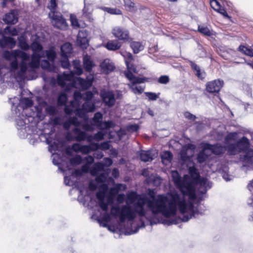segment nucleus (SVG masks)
I'll return each mask as SVG.
<instances>
[{
    "label": "nucleus",
    "mask_w": 253,
    "mask_h": 253,
    "mask_svg": "<svg viewBox=\"0 0 253 253\" xmlns=\"http://www.w3.org/2000/svg\"><path fill=\"white\" fill-rule=\"evenodd\" d=\"M49 17L51 19L52 25L58 29H66L67 27V24L62 15L57 12L49 13Z\"/></svg>",
    "instance_id": "nucleus-10"
},
{
    "label": "nucleus",
    "mask_w": 253,
    "mask_h": 253,
    "mask_svg": "<svg viewBox=\"0 0 253 253\" xmlns=\"http://www.w3.org/2000/svg\"><path fill=\"white\" fill-rule=\"evenodd\" d=\"M196 75L199 78H203V76L202 75V73H201V71H200V70H198L197 71H196Z\"/></svg>",
    "instance_id": "nucleus-62"
},
{
    "label": "nucleus",
    "mask_w": 253,
    "mask_h": 253,
    "mask_svg": "<svg viewBox=\"0 0 253 253\" xmlns=\"http://www.w3.org/2000/svg\"><path fill=\"white\" fill-rule=\"evenodd\" d=\"M93 96V93L91 91H88L85 93L84 96L83 97L84 99L87 100V102H89V101L92 98ZM86 102H87V101Z\"/></svg>",
    "instance_id": "nucleus-49"
},
{
    "label": "nucleus",
    "mask_w": 253,
    "mask_h": 253,
    "mask_svg": "<svg viewBox=\"0 0 253 253\" xmlns=\"http://www.w3.org/2000/svg\"><path fill=\"white\" fill-rule=\"evenodd\" d=\"M18 41V46L20 48L25 50H27L29 49L30 46L27 43L26 40L23 37L19 38Z\"/></svg>",
    "instance_id": "nucleus-34"
},
{
    "label": "nucleus",
    "mask_w": 253,
    "mask_h": 253,
    "mask_svg": "<svg viewBox=\"0 0 253 253\" xmlns=\"http://www.w3.org/2000/svg\"><path fill=\"white\" fill-rule=\"evenodd\" d=\"M100 95L106 105L108 107H112L115 104V98L113 91L102 90L101 91Z\"/></svg>",
    "instance_id": "nucleus-13"
},
{
    "label": "nucleus",
    "mask_w": 253,
    "mask_h": 253,
    "mask_svg": "<svg viewBox=\"0 0 253 253\" xmlns=\"http://www.w3.org/2000/svg\"><path fill=\"white\" fill-rule=\"evenodd\" d=\"M239 50L248 56L253 57V45L251 48L245 46H240Z\"/></svg>",
    "instance_id": "nucleus-32"
},
{
    "label": "nucleus",
    "mask_w": 253,
    "mask_h": 253,
    "mask_svg": "<svg viewBox=\"0 0 253 253\" xmlns=\"http://www.w3.org/2000/svg\"><path fill=\"white\" fill-rule=\"evenodd\" d=\"M69 57V56H61V66L64 68H68L70 66L68 60Z\"/></svg>",
    "instance_id": "nucleus-44"
},
{
    "label": "nucleus",
    "mask_w": 253,
    "mask_h": 253,
    "mask_svg": "<svg viewBox=\"0 0 253 253\" xmlns=\"http://www.w3.org/2000/svg\"><path fill=\"white\" fill-rule=\"evenodd\" d=\"M121 43L116 41L112 40L108 42L105 45V47L109 50H116L121 47Z\"/></svg>",
    "instance_id": "nucleus-26"
},
{
    "label": "nucleus",
    "mask_w": 253,
    "mask_h": 253,
    "mask_svg": "<svg viewBox=\"0 0 253 253\" xmlns=\"http://www.w3.org/2000/svg\"><path fill=\"white\" fill-rule=\"evenodd\" d=\"M244 161L250 164H253V150H250L246 153ZM248 188L252 194L248 201V204L253 205V179L248 184Z\"/></svg>",
    "instance_id": "nucleus-12"
},
{
    "label": "nucleus",
    "mask_w": 253,
    "mask_h": 253,
    "mask_svg": "<svg viewBox=\"0 0 253 253\" xmlns=\"http://www.w3.org/2000/svg\"><path fill=\"white\" fill-rule=\"evenodd\" d=\"M83 66L86 71L90 72L95 64L90 56L85 55L83 58Z\"/></svg>",
    "instance_id": "nucleus-21"
},
{
    "label": "nucleus",
    "mask_w": 253,
    "mask_h": 253,
    "mask_svg": "<svg viewBox=\"0 0 253 253\" xmlns=\"http://www.w3.org/2000/svg\"><path fill=\"white\" fill-rule=\"evenodd\" d=\"M33 54L31 59L29 60V54L20 50H14L11 51H5L4 57L11 61V70L15 74L16 79L24 80L27 79L28 72L34 71L39 67L40 59L46 55L49 61L54 60L56 53L54 47L47 50H43L42 46L40 44L39 38L33 42L31 45Z\"/></svg>",
    "instance_id": "nucleus-2"
},
{
    "label": "nucleus",
    "mask_w": 253,
    "mask_h": 253,
    "mask_svg": "<svg viewBox=\"0 0 253 253\" xmlns=\"http://www.w3.org/2000/svg\"><path fill=\"white\" fill-rule=\"evenodd\" d=\"M46 143L49 145V151L52 153V163L55 165H59V169L62 171H65V170L63 169L61 166L59 165L61 162L62 161L61 157H60V153L55 152L56 151H58L60 152L59 149L62 147L63 144L62 142H59L57 140H52L51 138L49 137H46Z\"/></svg>",
    "instance_id": "nucleus-9"
},
{
    "label": "nucleus",
    "mask_w": 253,
    "mask_h": 253,
    "mask_svg": "<svg viewBox=\"0 0 253 253\" xmlns=\"http://www.w3.org/2000/svg\"><path fill=\"white\" fill-rule=\"evenodd\" d=\"M2 37V40L0 41V45L4 47L5 46H9L10 48L13 47L16 44L15 40L11 37H4L1 34L0 35Z\"/></svg>",
    "instance_id": "nucleus-23"
},
{
    "label": "nucleus",
    "mask_w": 253,
    "mask_h": 253,
    "mask_svg": "<svg viewBox=\"0 0 253 253\" xmlns=\"http://www.w3.org/2000/svg\"><path fill=\"white\" fill-rule=\"evenodd\" d=\"M160 222L164 224H167V225H170V224H175L178 223V221L176 220H171V221L167 220H161V221Z\"/></svg>",
    "instance_id": "nucleus-55"
},
{
    "label": "nucleus",
    "mask_w": 253,
    "mask_h": 253,
    "mask_svg": "<svg viewBox=\"0 0 253 253\" xmlns=\"http://www.w3.org/2000/svg\"><path fill=\"white\" fill-rule=\"evenodd\" d=\"M125 195L124 194H119L117 197V201L119 204L123 203L125 200Z\"/></svg>",
    "instance_id": "nucleus-54"
},
{
    "label": "nucleus",
    "mask_w": 253,
    "mask_h": 253,
    "mask_svg": "<svg viewBox=\"0 0 253 253\" xmlns=\"http://www.w3.org/2000/svg\"><path fill=\"white\" fill-rule=\"evenodd\" d=\"M102 9L112 14L120 15L122 14L121 11L119 9L103 7Z\"/></svg>",
    "instance_id": "nucleus-37"
},
{
    "label": "nucleus",
    "mask_w": 253,
    "mask_h": 253,
    "mask_svg": "<svg viewBox=\"0 0 253 253\" xmlns=\"http://www.w3.org/2000/svg\"><path fill=\"white\" fill-rule=\"evenodd\" d=\"M140 157L141 161L147 162L153 159V155L150 151H142L140 153Z\"/></svg>",
    "instance_id": "nucleus-28"
},
{
    "label": "nucleus",
    "mask_w": 253,
    "mask_h": 253,
    "mask_svg": "<svg viewBox=\"0 0 253 253\" xmlns=\"http://www.w3.org/2000/svg\"><path fill=\"white\" fill-rule=\"evenodd\" d=\"M145 94L150 100H156L159 97L160 93H158L157 94H156L155 93L147 92H145Z\"/></svg>",
    "instance_id": "nucleus-46"
},
{
    "label": "nucleus",
    "mask_w": 253,
    "mask_h": 253,
    "mask_svg": "<svg viewBox=\"0 0 253 253\" xmlns=\"http://www.w3.org/2000/svg\"><path fill=\"white\" fill-rule=\"evenodd\" d=\"M4 33L5 34H9L12 36H16L18 35V31L15 28L7 27L4 29Z\"/></svg>",
    "instance_id": "nucleus-43"
},
{
    "label": "nucleus",
    "mask_w": 253,
    "mask_h": 253,
    "mask_svg": "<svg viewBox=\"0 0 253 253\" xmlns=\"http://www.w3.org/2000/svg\"><path fill=\"white\" fill-rule=\"evenodd\" d=\"M73 66L74 71H71L69 74L64 73L58 76V84L62 87H65L67 90H69L74 87L86 89L90 87L93 81V76L90 75L87 76L86 80L79 77H75V74L77 75H82L83 73V69L79 60H74Z\"/></svg>",
    "instance_id": "nucleus-6"
},
{
    "label": "nucleus",
    "mask_w": 253,
    "mask_h": 253,
    "mask_svg": "<svg viewBox=\"0 0 253 253\" xmlns=\"http://www.w3.org/2000/svg\"><path fill=\"white\" fill-rule=\"evenodd\" d=\"M54 60L51 61L52 62L50 64L48 61L46 60H43L42 61L41 66L42 69H45L50 72H56V69L53 64Z\"/></svg>",
    "instance_id": "nucleus-27"
},
{
    "label": "nucleus",
    "mask_w": 253,
    "mask_h": 253,
    "mask_svg": "<svg viewBox=\"0 0 253 253\" xmlns=\"http://www.w3.org/2000/svg\"><path fill=\"white\" fill-rule=\"evenodd\" d=\"M100 67L101 71L105 74H109L115 69V66L109 59H105L100 63Z\"/></svg>",
    "instance_id": "nucleus-20"
},
{
    "label": "nucleus",
    "mask_w": 253,
    "mask_h": 253,
    "mask_svg": "<svg viewBox=\"0 0 253 253\" xmlns=\"http://www.w3.org/2000/svg\"><path fill=\"white\" fill-rule=\"evenodd\" d=\"M57 4L56 0H50L49 4L48 5V8L50 10V13L55 12Z\"/></svg>",
    "instance_id": "nucleus-45"
},
{
    "label": "nucleus",
    "mask_w": 253,
    "mask_h": 253,
    "mask_svg": "<svg viewBox=\"0 0 253 253\" xmlns=\"http://www.w3.org/2000/svg\"><path fill=\"white\" fill-rule=\"evenodd\" d=\"M83 15L89 21H91L93 20L92 18L91 10H89L88 7L85 5H84V7L83 9Z\"/></svg>",
    "instance_id": "nucleus-35"
},
{
    "label": "nucleus",
    "mask_w": 253,
    "mask_h": 253,
    "mask_svg": "<svg viewBox=\"0 0 253 253\" xmlns=\"http://www.w3.org/2000/svg\"><path fill=\"white\" fill-rule=\"evenodd\" d=\"M169 82V78L168 76H162L159 79V82L161 84H166Z\"/></svg>",
    "instance_id": "nucleus-50"
},
{
    "label": "nucleus",
    "mask_w": 253,
    "mask_h": 253,
    "mask_svg": "<svg viewBox=\"0 0 253 253\" xmlns=\"http://www.w3.org/2000/svg\"><path fill=\"white\" fill-rule=\"evenodd\" d=\"M27 119L25 118V120L23 119H16V124L17 129L19 130V135L21 138H24L26 136V134L27 133Z\"/></svg>",
    "instance_id": "nucleus-19"
},
{
    "label": "nucleus",
    "mask_w": 253,
    "mask_h": 253,
    "mask_svg": "<svg viewBox=\"0 0 253 253\" xmlns=\"http://www.w3.org/2000/svg\"><path fill=\"white\" fill-rule=\"evenodd\" d=\"M13 1H14V0H2V2L1 3V6L2 7H4L6 6L8 2H13Z\"/></svg>",
    "instance_id": "nucleus-61"
},
{
    "label": "nucleus",
    "mask_w": 253,
    "mask_h": 253,
    "mask_svg": "<svg viewBox=\"0 0 253 253\" xmlns=\"http://www.w3.org/2000/svg\"><path fill=\"white\" fill-rule=\"evenodd\" d=\"M88 34L86 30H82L77 36V43L82 48H86L88 45Z\"/></svg>",
    "instance_id": "nucleus-16"
},
{
    "label": "nucleus",
    "mask_w": 253,
    "mask_h": 253,
    "mask_svg": "<svg viewBox=\"0 0 253 253\" xmlns=\"http://www.w3.org/2000/svg\"><path fill=\"white\" fill-rule=\"evenodd\" d=\"M223 84V82L220 80H215L209 82L206 84V90L210 93L218 92Z\"/></svg>",
    "instance_id": "nucleus-15"
},
{
    "label": "nucleus",
    "mask_w": 253,
    "mask_h": 253,
    "mask_svg": "<svg viewBox=\"0 0 253 253\" xmlns=\"http://www.w3.org/2000/svg\"><path fill=\"white\" fill-rule=\"evenodd\" d=\"M211 5L215 10V9H219L221 8L220 5L218 1L216 0H212L211 1Z\"/></svg>",
    "instance_id": "nucleus-48"
},
{
    "label": "nucleus",
    "mask_w": 253,
    "mask_h": 253,
    "mask_svg": "<svg viewBox=\"0 0 253 253\" xmlns=\"http://www.w3.org/2000/svg\"><path fill=\"white\" fill-rule=\"evenodd\" d=\"M138 128L139 127L137 125H130L128 127V130L130 131H136Z\"/></svg>",
    "instance_id": "nucleus-56"
},
{
    "label": "nucleus",
    "mask_w": 253,
    "mask_h": 253,
    "mask_svg": "<svg viewBox=\"0 0 253 253\" xmlns=\"http://www.w3.org/2000/svg\"><path fill=\"white\" fill-rule=\"evenodd\" d=\"M112 164V160L105 158L103 159V163H96L90 169V174L97 176L95 178V184L91 181L89 187L92 190L98 187L99 191L96 196L100 208L104 211H107L108 206L113 203L114 198L119 192L126 188V185L115 184L114 179L109 177L110 169H105L104 167H110Z\"/></svg>",
    "instance_id": "nucleus-3"
},
{
    "label": "nucleus",
    "mask_w": 253,
    "mask_h": 253,
    "mask_svg": "<svg viewBox=\"0 0 253 253\" xmlns=\"http://www.w3.org/2000/svg\"><path fill=\"white\" fill-rule=\"evenodd\" d=\"M81 174V172L79 170H75L74 171H72V175L71 176H65L64 177L65 184L69 186H76V182L77 180V176Z\"/></svg>",
    "instance_id": "nucleus-18"
},
{
    "label": "nucleus",
    "mask_w": 253,
    "mask_h": 253,
    "mask_svg": "<svg viewBox=\"0 0 253 253\" xmlns=\"http://www.w3.org/2000/svg\"><path fill=\"white\" fill-rule=\"evenodd\" d=\"M121 55L124 57L127 67V71L125 72L126 77L130 81L128 85L135 94H141L144 90V87L140 85L141 83L148 81L145 78H138L133 75L132 73H137L136 69L131 63L133 60L132 54L126 51H121Z\"/></svg>",
    "instance_id": "nucleus-7"
},
{
    "label": "nucleus",
    "mask_w": 253,
    "mask_h": 253,
    "mask_svg": "<svg viewBox=\"0 0 253 253\" xmlns=\"http://www.w3.org/2000/svg\"><path fill=\"white\" fill-rule=\"evenodd\" d=\"M98 149H101L103 150H108L110 148V145L108 142H104L101 144H98Z\"/></svg>",
    "instance_id": "nucleus-47"
},
{
    "label": "nucleus",
    "mask_w": 253,
    "mask_h": 253,
    "mask_svg": "<svg viewBox=\"0 0 253 253\" xmlns=\"http://www.w3.org/2000/svg\"><path fill=\"white\" fill-rule=\"evenodd\" d=\"M46 112L50 115H53L55 113L56 109L53 106H47L45 108Z\"/></svg>",
    "instance_id": "nucleus-53"
},
{
    "label": "nucleus",
    "mask_w": 253,
    "mask_h": 253,
    "mask_svg": "<svg viewBox=\"0 0 253 253\" xmlns=\"http://www.w3.org/2000/svg\"><path fill=\"white\" fill-rule=\"evenodd\" d=\"M189 173L190 176L185 175L181 178L176 170L171 171L173 181L180 193L173 191L155 196L153 191L149 190L147 197L128 191L126 205L113 206L111 209V214L119 220L120 230L127 235L137 233L140 228L144 227L143 222L136 223L137 215L149 219L148 211L153 215L161 214L166 218L174 217L178 211L183 215L181 220L184 222L194 216L198 212L197 207L202 200L201 196L211 187V183L207 178L200 177L194 166H189Z\"/></svg>",
    "instance_id": "nucleus-1"
},
{
    "label": "nucleus",
    "mask_w": 253,
    "mask_h": 253,
    "mask_svg": "<svg viewBox=\"0 0 253 253\" xmlns=\"http://www.w3.org/2000/svg\"><path fill=\"white\" fill-rule=\"evenodd\" d=\"M73 137H71L70 134H67V137L69 140H75L77 141H82L85 140L88 142L91 143L93 140L99 141L104 138V133L101 131L97 132L94 135H88L87 133L78 127H75L73 130Z\"/></svg>",
    "instance_id": "nucleus-8"
},
{
    "label": "nucleus",
    "mask_w": 253,
    "mask_h": 253,
    "mask_svg": "<svg viewBox=\"0 0 253 253\" xmlns=\"http://www.w3.org/2000/svg\"><path fill=\"white\" fill-rule=\"evenodd\" d=\"M192 67L193 69H194L196 71H197L198 70H200L199 67L196 64H192Z\"/></svg>",
    "instance_id": "nucleus-63"
},
{
    "label": "nucleus",
    "mask_w": 253,
    "mask_h": 253,
    "mask_svg": "<svg viewBox=\"0 0 253 253\" xmlns=\"http://www.w3.org/2000/svg\"><path fill=\"white\" fill-rule=\"evenodd\" d=\"M83 161L82 157L80 155H76L70 160V164L73 166L79 165Z\"/></svg>",
    "instance_id": "nucleus-38"
},
{
    "label": "nucleus",
    "mask_w": 253,
    "mask_h": 253,
    "mask_svg": "<svg viewBox=\"0 0 253 253\" xmlns=\"http://www.w3.org/2000/svg\"><path fill=\"white\" fill-rule=\"evenodd\" d=\"M104 156L102 152H97L94 154V157L97 159H101Z\"/></svg>",
    "instance_id": "nucleus-57"
},
{
    "label": "nucleus",
    "mask_w": 253,
    "mask_h": 253,
    "mask_svg": "<svg viewBox=\"0 0 253 253\" xmlns=\"http://www.w3.org/2000/svg\"><path fill=\"white\" fill-rule=\"evenodd\" d=\"M72 45L68 42L64 43L61 47V56H69L72 51Z\"/></svg>",
    "instance_id": "nucleus-25"
},
{
    "label": "nucleus",
    "mask_w": 253,
    "mask_h": 253,
    "mask_svg": "<svg viewBox=\"0 0 253 253\" xmlns=\"http://www.w3.org/2000/svg\"><path fill=\"white\" fill-rule=\"evenodd\" d=\"M130 46L133 50L134 53H138L142 51L144 47V45L139 42H133L130 43Z\"/></svg>",
    "instance_id": "nucleus-30"
},
{
    "label": "nucleus",
    "mask_w": 253,
    "mask_h": 253,
    "mask_svg": "<svg viewBox=\"0 0 253 253\" xmlns=\"http://www.w3.org/2000/svg\"><path fill=\"white\" fill-rule=\"evenodd\" d=\"M148 171V169H144L142 171V175L146 177L148 176V174H147Z\"/></svg>",
    "instance_id": "nucleus-64"
},
{
    "label": "nucleus",
    "mask_w": 253,
    "mask_h": 253,
    "mask_svg": "<svg viewBox=\"0 0 253 253\" xmlns=\"http://www.w3.org/2000/svg\"><path fill=\"white\" fill-rule=\"evenodd\" d=\"M215 11L218 12V13L222 14L224 17L229 18L230 17L228 15L227 13L226 12V10L224 8H219V9H215Z\"/></svg>",
    "instance_id": "nucleus-51"
},
{
    "label": "nucleus",
    "mask_w": 253,
    "mask_h": 253,
    "mask_svg": "<svg viewBox=\"0 0 253 253\" xmlns=\"http://www.w3.org/2000/svg\"><path fill=\"white\" fill-rule=\"evenodd\" d=\"M82 98L81 93L79 91H76L74 94V100L71 102L70 106H66L65 108V112L66 114L70 115L73 112L75 113L76 117L70 118L66 121L63 125L64 128L69 129L71 126L74 125L75 127L82 126L83 128L88 131L93 130V126H97L101 130L108 129L114 127V123L111 121L102 122L103 115L100 112L96 113L91 121L90 124H88V118L87 112H91L95 110L94 104L90 102H85L80 108V100Z\"/></svg>",
    "instance_id": "nucleus-4"
},
{
    "label": "nucleus",
    "mask_w": 253,
    "mask_h": 253,
    "mask_svg": "<svg viewBox=\"0 0 253 253\" xmlns=\"http://www.w3.org/2000/svg\"><path fill=\"white\" fill-rule=\"evenodd\" d=\"M184 117L189 119L190 121H194L196 119V116L194 115L191 114L190 113L188 112H186L184 113Z\"/></svg>",
    "instance_id": "nucleus-52"
},
{
    "label": "nucleus",
    "mask_w": 253,
    "mask_h": 253,
    "mask_svg": "<svg viewBox=\"0 0 253 253\" xmlns=\"http://www.w3.org/2000/svg\"><path fill=\"white\" fill-rule=\"evenodd\" d=\"M82 145L78 143H74L71 147V148L68 147L66 149V152L68 155H70L71 151L73 150L74 151L77 153L81 152Z\"/></svg>",
    "instance_id": "nucleus-33"
},
{
    "label": "nucleus",
    "mask_w": 253,
    "mask_h": 253,
    "mask_svg": "<svg viewBox=\"0 0 253 253\" xmlns=\"http://www.w3.org/2000/svg\"><path fill=\"white\" fill-rule=\"evenodd\" d=\"M238 133H229L225 138V147H223L218 144L212 145L208 143L202 144V150L199 153L197 157L198 162L200 163L205 162L211 154L219 155L225 152L226 150L230 155H236L242 151L246 152L250 146L249 140L245 137H243L236 144H232V141L237 140Z\"/></svg>",
    "instance_id": "nucleus-5"
},
{
    "label": "nucleus",
    "mask_w": 253,
    "mask_h": 253,
    "mask_svg": "<svg viewBox=\"0 0 253 253\" xmlns=\"http://www.w3.org/2000/svg\"><path fill=\"white\" fill-rule=\"evenodd\" d=\"M111 219V215L108 213H105L102 217H100L98 220L100 222V224L103 226H106V223L108 222Z\"/></svg>",
    "instance_id": "nucleus-36"
},
{
    "label": "nucleus",
    "mask_w": 253,
    "mask_h": 253,
    "mask_svg": "<svg viewBox=\"0 0 253 253\" xmlns=\"http://www.w3.org/2000/svg\"><path fill=\"white\" fill-rule=\"evenodd\" d=\"M18 15L17 10H12L5 15L3 20L7 24H14L18 21Z\"/></svg>",
    "instance_id": "nucleus-17"
},
{
    "label": "nucleus",
    "mask_w": 253,
    "mask_h": 253,
    "mask_svg": "<svg viewBox=\"0 0 253 253\" xmlns=\"http://www.w3.org/2000/svg\"><path fill=\"white\" fill-rule=\"evenodd\" d=\"M112 33L120 40L127 41L129 39V31L123 28L115 27L112 29Z\"/></svg>",
    "instance_id": "nucleus-14"
},
{
    "label": "nucleus",
    "mask_w": 253,
    "mask_h": 253,
    "mask_svg": "<svg viewBox=\"0 0 253 253\" xmlns=\"http://www.w3.org/2000/svg\"><path fill=\"white\" fill-rule=\"evenodd\" d=\"M84 161L85 164L82 166L81 171L82 172H87L90 170V167L94 162V158L91 156H87L84 158Z\"/></svg>",
    "instance_id": "nucleus-24"
},
{
    "label": "nucleus",
    "mask_w": 253,
    "mask_h": 253,
    "mask_svg": "<svg viewBox=\"0 0 253 253\" xmlns=\"http://www.w3.org/2000/svg\"><path fill=\"white\" fill-rule=\"evenodd\" d=\"M161 159L162 163L167 165L170 163L172 159V154L169 151H164L161 154Z\"/></svg>",
    "instance_id": "nucleus-29"
},
{
    "label": "nucleus",
    "mask_w": 253,
    "mask_h": 253,
    "mask_svg": "<svg viewBox=\"0 0 253 253\" xmlns=\"http://www.w3.org/2000/svg\"><path fill=\"white\" fill-rule=\"evenodd\" d=\"M67 100V96L64 92H61L58 98V103L59 105H62L65 104Z\"/></svg>",
    "instance_id": "nucleus-42"
},
{
    "label": "nucleus",
    "mask_w": 253,
    "mask_h": 253,
    "mask_svg": "<svg viewBox=\"0 0 253 253\" xmlns=\"http://www.w3.org/2000/svg\"><path fill=\"white\" fill-rule=\"evenodd\" d=\"M98 146V143H91L90 145H82L81 153L84 154H88L97 150Z\"/></svg>",
    "instance_id": "nucleus-22"
},
{
    "label": "nucleus",
    "mask_w": 253,
    "mask_h": 253,
    "mask_svg": "<svg viewBox=\"0 0 253 253\" xmlns=\"http://www.w3.org/2000/svg\"><path fill=\"white\" fill-rule=\"evenodd\" d=\"M70 21L71 22L72 26L75 28H78L80 27L81 26L78 22V19L76 16L74 14H71L70 15Z\"/></svg>",
    "instance_id": "nucleus-41"
},
{
    "label": "nucleus",
    "mask_w": 253,
    "mask_h": 253,
    "mask_svg": "<svg viewBox=\"0 0 253 253\" xmlns=\"http://www.w3.org/2000/svg\"><path fill=\"white\" fill-rule=\"evenodd\" d=\"M195 148V145L192 144H187L182 147L180 155L183 162L189 161L194 155Z\"/></svg>",
    "instance_id": "nucleus-11"
},
{
    "label": "nucleus",
    "mask_w": 253,
    "mask_h": 253,
    "mask_svg": "<svg viewBox=\"0 0 253 253\" xmlns=\"http://www.w3.org/2000/svg\"><path fill=\"white\" fill-rule=\"evenodd\" d=\"M125 6L128 11H133L134 10V3L131 0H124Z\"/></svg>",
    "instance_id": "nucleus-40"
},
{
    "label": "nucleus",
    "mask_w": 253,
    "mask_h": 253,
    "mask_svg": "<svg viewBox=\"0 0 253 253\" xmlns=\"http://www.w3.org/2000/svg\"><path fill=\"white\" fill-rule=\"evenodd\" d=\"M18 104L19 107H21L23 109H25L32 106L33 102L29 98H22L19 101Z\"/></svg>",
    "instance_id": "nucleus-31"
},
{
    "label": "nucleus",
    "mask_w": 253,
    "mask_h": 253,
    "mask_svg": "<svg viewBox=\"0 0 253 253\" xmlns=\"http://www.w3.org/2000/svg\"><path fill=\"white\" fill-rule=\"evenodd\" d=\"M223 178L227 181L232 179V176L225 173L223 174Z\"/></svg>",
    "instance_id": "nucleus-60"
},
{
    "label": "nucleus",
    "mask_w": 253,
    "mask_h": 253,
    "mask_svg": "<svg viewBox=\"0 0 253 253\" xmlns=\"http://www.w3.org/2000/svg\"><path fill=\"white\" fill-rule=\"evenodd\" d=\"M112 175L115 177L117 178L119 176V170L116 169H114L112 170Z\"/></svg>",
    "instance_id": "nucleus-59"
},
{
    "label": "nucleus",
    "mask_w": 253,
    "mask_h": 253,
    "mask_svg": "<svg viewBox=\"0 0 253 253\" xmlns=\"http://www.w3.org/2000/svg\"><path fill=\"white\" fill-rule=\"evenodd\" d=\"M53 124L54 125H58L61 123V119L58 117H55L53 119Z\"/></svg>",
    "instance_id": "nucleus-58"
},
{
    "label": "nucleus",
    "mask_w": 253,
    "mask_h": 253,
    "mask_svg": "<svg viewBox=\"0 0 253 253\" xmlns=\"http://www.w3.org/2000/svg\"><path fill=\"white\" fill-rule=\"evenodd\" d=\"M198 31L203 35L206 36H211V32L210 29L207 26H199L198 27Z\"/></svg>",
    "instance_id": "nucleus-39"
}]
</instances>
